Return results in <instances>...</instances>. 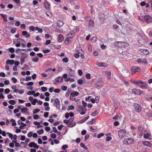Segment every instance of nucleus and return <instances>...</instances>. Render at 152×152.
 Wrapping results in <instances>:
<instances>
[{
	"label": "nucleus",
	"mask_w": 152,
	"mask_h": 152,
	"mask_svg": "<svg viewBox=\"0 0 152 152\" xmlns=\"http://www.w3.org/2000/svg\"><path fill=\"white\" fill-rule=\"evenodd\" d=\"M115 46L118 48H126L129 46L128 43L125 42H119L116 41L114 43Z\"/></svg>",
	"instance_id": "f257e3e1"
},
{
	"label": "nucleus",
	"mask_w": 152,
	"mask_h": 152,
	"mask_svg": "<svg viewBox=\"0 0 152 152\" xmlns=\"http://www.w3.org/2000/svg\"><path fill=\"white\" fill-rule=\"evenodd\" d=\"M74 119V118L73 117L69 118V120H64V123L66 124L69 127L71 128L76 125L75 122H73Z\"/></svg>",
	"instance_id": "f03ea898"
},
{
	"label": "nucleus",
	"mask_w": 152,
	"mask_h": 152,
	"mask_svg": "<svg viewBox=\"0 0 152 152\" xmlns=\"http://www.w3.org/2000/svg\"><path fill=\"white\" fill-rule=\"evenodd\" d=\"M138 82H139L137 86L138 88L142 89H146L148 88V86L147 83L141 80H139Z\"/></svg>",
	"instance_id": "7ed1b4c3"
},
{
	"label": "nucleus",
	"mask_w": 152,
	"mask_h": 152,
	"mask_svg": "<svg viewBox=\"0 0 152 152\" xmlns=\"http://www.w3.org/2000/svg\"><path fill=\"white\" fill-rule=\"evenodd\" d=\"M131 91L132 93L134 94L135 95H143L144 94L143 91L137 88H132L131 89Z\"/></svg>",
	"instance_id": "20e7f679"
},
{
	"label": "nucleus",
	"mask_w": 152,
	"mask_h": 152,
	"mask_svg": "<svg viewBox=\"0 0 152 152\" xmlns=\"http://www.w3.org/2000/svg\"><path fill=\"white\" fill-rule=\"evenodd\" d=\"M76 51L79 54L81 59H83L85 58V56H84V52L80 47H77L76 49Z\"/></svg>",
	"instance_id": "39448f33"
},
{
	"label": "nucleus",
	"mask_w": 152,
	"mask_h": 152,
	"mask_svg": "<svg viewBox=\"0 0 152 152\" xmlns=\"http://www.w3.org/2000/svg\"><path fill=\"white\" fill-rule=\"evenodd\" d=\"M79 94V93L78 92L73 91L70 94V99L72 101H74L75 99V97L78 96Z\"/></svg>",
	"instance_id": "423d86ee"
},
{
	"label": "nucleus",
	"mask_w": 152,
	"mask_h": 152,
	"mask_svg": "<svg viewBox=\"0 0 152 152\" xmlns=\"http://www.w3.org/2000/svg\"><path fill=\"white\" fill-rule=\"evenodd\" d=\"M77 111L79 112H80L81 111H82L83 112L80 113V114L81 115H83L86 113V109L84 108L82 106H77Z\"/></svg>",
	"instance_id": "0eeeda50"
},
{
	"label": "nucleus",
	"mask_w": 152,
	"mask_h": 152,
	"mask_svg": "<svg viewBox=\"0 0 152 152\" xmlns=\"http://www.w3.org/2000/svg\"><path fill=\"white\" fill-rule=\"evenodd\" d=\"M144 20L147 23H151L152 22V18L149 15H146L144 17Z\"/></svg>",
	"instance_id": "6e6552de"
},
{
	"label": "nucleus",
	"mask_w": 152,
	"mask_h": 152,
	"mask_svg": "<svg viewBox=\"0 0 152 152\" xmlns=\"http://www.w3.org/2000/svg\"><path fill=\"white\" fill-rule=\"evenodd\" d=\"M118 135L121 138H123L126 134V131L124 129H120L118 132Z\"/></svg>",
	"instance_id": "1a4fd4ad"
},
{
	"label": "nucleus",
	"mask_w": 152,
	"mask_h": 152,
	"mask_svg": "<svg viewBox=\"0 0 152 152\" xmlns=\"http://www.w3.org/2000/svg\"><path fill=\"white\" fill-rule=\"evenodd\" d=\"M133 142V140L131 138H128L124 139L123 141V144L125 145L132 144Z\"/></svg>",
	"instance_id": "9d476101"
},
{
	"label": "nucleus",
	"mask_w": 152,
	"mask_h": 152,
	"mask_svg": "<svg viewBox=\"0 0 152 152\" xmlns=\"http://www.w3.org/2000/svg\"><path fill=\"white\" fill-rule=\"evenodd\" d=\"M131 70L133 74H134L137 72L141 71V69L137 66H134L131 68Z\"/></svg>",
	"instance_id": "9b49d317"
},
{
	"label": "nucleus",
	"mask_w": 152,
	"mask_h": 152,
	"mask_svg": "<svg viewBox=\"0 0 152 152\" xmlns=\"http://www.w3.org/2000/svg\"><path fill=\"white\" fill-rule=\"evenodd\" d=\"M54 102V106L56 107V108L58 110L60 109V102L58 99L56 98L55 99Z\"/></svg>",
	"instance_id": "f8f14e48"
},
{
	"label": "nucleus",
	"mask_w": 152,
	"mask_h": 152,
	"mask_svg": "<svg viewBox=\"0 0 152 152\" xmlns=\"http://www.w3.org/2000/svg\"><path fill=\"white\" fill-rule=\"evenodd\" d=\"M137 62L138 63H143L146 65L147 64H148V62L146 58L143 59L142 58H139L137 60Z\"/></svg>",
	"instance_id": "ddd939ff"
},
{
	"label": "nucleus",
	"mask_w": 152,
	"mask_h": 152,
	"mask_svg": "<svg viewBox=\"0 0 152 152\" xmlns=\"http://www.w3.org/2000/svg\"><path fill=\"white\" fill-rule=\"evenodd\" d=\"M44 5L45 8L47 10H49L50 9V4L47 0H44Z\"/></svg>",
	"instance_id": "4468645a"
},
{
	"label": "nucleus",
	"mask_w": 152,
	"mask_h": 152,
	"mask_svg": "<svg viewBox=\"0 0 152 152\" xmlns=\"http://www.w3.org/2000/svg\"><path fill=\"white\" fill-rule=\"evenodd\" d=\"M134 107L135 111L137 113H139L141 110V107L140 106L137 104H134Z\"/></svg>",
	"instance_id": "2eb2a0df"
},
{
	"label": "nucleus",
	"mask_w": 152,
	"mask_h": 152,
	"mask_svg": "<svg viewBox=\"0 0 152 152\" xmlns=\"http://www.w3.org/2000/svg\"><path fill=\"white\" fill-rule=\"evenodd\" d=\"M96 64L97 66L100 67H106L108 66V65L107 64L104 62L101 63L98 62H97L96 63Z\"/></svg>",
	"instance_id": "dca6fc26"
},
{
	"label": "nucleus",
	"mask_w": 152,
	"mask_h": 152,
	"mask_svg": "<svg viewBox=\"0 0 152 152\" xmlns=\"http://www.w3.org/2000/svg\"><path fill=\"white\" fill-rule=\"evenodd\" d=\"M95 83L96 86L98 87L101 86L102 85V83L100 79H98L96 81Z\"/></svg>",
	"instance_id": "f3484780"
},
{
	"label": "nucleus",
	"mask_w": 152,
	"mask_h": 152,
	"mask_svg": "<svg viewBox=\"0 0 152 152\" xmlns=\"http://www.w3.org/2000/svg\"><path fill=\"white\" fill-rule=\"evenodd\" d=\"M64 39V37L62 34H60L58 36L57 40L58 42H61Z\"/></svg>",
	"instance_id": "a211bd4d"
},
{
	"label": "nucleus",
	"mask_w": 152,
	"mask_h": 152,
	"mask_svg": "<svg viewBox=\"0 0 152 152\" xmlns=\"http://www.w3.org/2000/svg\"><path fill=\"white\" fill-rule=\"evenodd\" d=\"M63 78L61 77H58L56 78V81L57 83H60L63 80Z\"/></svg>",
	"instance_id": "6ab92c4d"
},
{
	"label": "nucleus",
	"mask_w": 152,
	"mask_h": 152,
	"mask_svg": "<svg viewBox=\"0 0 152 152\" xmlns=\"http://www.w3.org/2000/svg\"><path fill=\"white\" fill-rule=\"evenodd\" d=\"M141 52L143 54L145 55H148L149 53V51L146 49L141 50Z\"/></svg>",
	"instance_id": "aec40b11"
},
{
	"label": "nucleus",
	"mask_w": 152,
	"mask_h": 152,
	"mask_svg": "<svg viewBox=\"0 0 152 152\" xmlns=\"http://www.w3.org/2000/svg\"><path fill=\"white\" fill-rule=\"evenodd\" d=\"M14 63V61L13 60L7 59L6 61V64H13Z\"/></svg>",
	"instance_id": "412c9836"
},
{
	"label": "nucleus",
	"mask_w": 152,
	"mask_h": 152,
	"mask_svg": "<svg viewBox=\"0 0 152 152\" xmlns=\"http://www.w3.org/2000/svg\"><path fill=\"white\" fill-rule=\"evenodd\" d=\"M64 23L60 20H58L56 23V25L58 27H61L64 25Z\"/></svg>",
	"instance_id": "4be33fe9"
},
{
	"label": "nucleus",
	"mask_w": 152,
	"mask_h": 152,
	"mask_svg": "<svg viewBox=\"0 0 152 152\" xmlns=\"http://www.w3.org/2000/svg\"><path fill=\"white\" fill-rule=\"evenodd\" d=\"M68 71L70 75L71 76H72L74 75V72L72 69L69 68L68 69Z\"/></svg>",
	"instance_id": "5701e85b"
},
{
	"label": "nucleus",
	"mask_w": 152,
	"mask_h": 152,
	"mask_svg": "<svg viewBox=\"0 0 152 152\" xmlns=\"http://www.w3.org/2000/svg\"><path fill=\"white\" fill-rule=\"evenodd\" d=\"M143 144L147 146L150 147H151L152 145V144L151 142L149 141H147L143 142Z\"/></svg>",
	"instance_id": "b1692460"
},
{
	"label": "nucleus",
	"mask_w": 152,
	"mask_h": 152,
	"mask_svg": "<svg viewBox=\"0 0 152 152\" xmlns=\"http://www.w3.org/2000/svg\"><path fill=\"white\" fill-rule=\"evenodd\" d=\"M88 26L91 27H93L94 25V22L93 20H89L88 23Z\"/></svg>",
	"instance_id": "393cba45"
},
{
	"label": "nucleus",
	"mask_w": 152,
	"mask_h": 152,
	"mask_svg": "<svg viewBox=\"0 0 152 152\" xmlns=\"http://www.w3.org/2000/svg\"><path fill=\"white\" fill-rule=\"evenodd\" d=\"M74 33L73 31H71L68 34L67 37H69V38H72L74 36Z\"/></svg>",
	"instance_id": "a878e982"
},
{
	"label": "nucleus",
	"mask_w": 152,
	"mask_h": 152,
	"mask_svg": "<svg viewBox=\"0 0 152 152\" xmlns=\"http://www.w3.org/2000/svg\"><path fill=\"white\" fill-rule=\"evenodd\" d=\"M99 111L98 110H96L93 113H91V115L93 116H96L99 113Z\"/></svg>",
	"instance_id": "bb28decb"
},
{
	"label": "nucleus",
	"mask_w": 152,
	"mask_h": 152,
	"mask_svg": "<svg viewBox=\"0 0 152 152\" xmlns=\"http://www.w3.org/2000/svg\"><path fill=\"white\" fill-rule=\"evenodd\" d=\"M35 29L36 30L38 31V32L40 33H42L43 32L42 29L41 28H39L37 26H36L35 27Z\"/></svg>",
	"instance_id": "cd10ccee"
},
{
	"label": "nucleus",
	"mask_w": 152,
	"mask_h": 152,
	"mask_svg": "<svg viewBox=\"0 0 152 152\" xmlns=\"http://www.w3.org/2000/svg\"><path fill=\"white\" fill-rule=\"evenodd\" d=\"M151 136L150 134L147 133L143 135V137L145 139H148Z\"/></svg>",
	"instance_id": "c85d7f7f"
},
{
	"label": "nucleus",
	"mask_w": 152,
	"mask_h": 152,
	"mask_svg": "<svg viewBox=\"0 0 152 152\" xmlns=\"http://www.w3.org/2000/svg\"><path fill=\"white\" fill-rule=\"evenodd\" d=\"M20 110L22 113H25L28 110V109L26 107L20 109Z\"/></svg>",
	"instance_id": "c756f323"
},
{
	"label": "nucleus",
	"mask_w": 152,
	"mask_h": 152,
	"mask_svg": "<svg viewBox=\"0 0 152 152\" xmlns=\"http://www.w3.org/2000/svg\"><path fill=\"white\" fill-rule=\"evenodd\" d=\"M9 103L11 104L14 105L16 103V102L14 100H11L9 101Z\"/></svg>",
	"instance_id": "7c9ffc66"
},
{
	"label": "nucleus",
	"mask_w": 152,
	"mask_h": 152,
	"mask_svg": "<svg viewBox=\"0 0 152 152\" xmlns=\"http://www.w3.org/2000/svg\"><path fill=\"white\" fill-rule=\"evenodd\" d=\"M71 39L70 38H69L68 37L65 39V43L66 45H68L69 42L70 41L69 39Z\"/></svg>",
	"instance_id": "2f4dec72"
},
{
	"label": "nucleus",
	"mask_w": 152,
	"mask_h": 152,
	"mask_svg": "<svg viewBox=\"0 0 152 152\" xmlns=\"http://www.w3.org/2000/svg\"><path fill=\"white\" fill-rule=\"evenodd\" d=\"M45 14L48 16L50 18L52 16V14L49 11H47L45 12Z\"/></svg>",
	"instance_id": "473e14b6"
},
{
	"label": "nucleus",
	"mask_w": 152,
	"mask_h": 152,
	"mask_svg": "<svg viewBox=\"0 0 152 152\" xmlns=\"http://www.w3.org/2000/svg\"><path fill=\"white\" fill-rule=\"evenodd\" d=\"M97 40V38L96 37H93L91 39V41L92 42H95Z\"/></svg>",
	"instance_id": "72a5a7b5"
},
{
	"label": "nucleus",
	"mask_w": 152,
	"mask_h": 152,
	"mask_svg": "<svg viewBox=\"0 0 152 152\" xmlns=\"http://www.w3.org/2000/svg\"><path fill=\"white\" fill-rule=\"evenodd\" d=\"M32 60L33 61L37 62L38 61L39 58L37 57H35L33 58Z\"/></svg>",
	"instance_id": "f704fd0d"
},
{
	"label": "nucleus",
	"mask_w": 152,
	"mask_h": 152,
	"mask_svg": "<svg viewBox=\"0 0 152 152\" xmlns=\"http://www.w3.org/2000/svg\"><path fill=\"white\" fill-rule=\"evenodd\" d=\"M138 128L139 131L140 132H142L143 130V128L141 126H138Z\"/></svg>",
	"instance_id": "c9c22d12"
},
{
	"label": "nucleus",
	"mask_w": 152,
	"mask_h": 152,
	"mask_svg": "<svg viewBox=\"0 0 152 152\" xmlns=\"http://www.w3.org/2000/svg\"><path fill=\"white\" fill-rule=\"evenodd\" d=\"M38 101L37 99H33V101L31 102L32 104L34 105H35L36 102H38Z\"/></svg>",
	"instance_id": "e433bc0d"
},
{
	"label": "nucleus",
	"mask_w": 152,
	"mask_h": 152,
	"mask_svg": "<svg viewBox=\"0 0 152 152\" xmlns=\"http://www.w3.org/2000/svg\"><path fill=\"white\" fill-rule=\"evenodd\" d=\"M44 131L42 129H41L39 130H38L37 131V133L39 134L40 135L43 134L44 133Z\"/></svg>",
	"instance_id": "4c0bfd02"
},
{
	"label": "nucleus",
	"mask_w": 152,
	"mask_h": 152,
	"mask_svg": "<svg viewBox=\"0 0 152 152\" xmlns=\"http://www.w3.org/2000/svg\"><path fill=\"white\" fill-rule=\"evenodd\" d=\"M40 111V110L39 109H34L33 112V114H35L39 112Z\"/></svg>",
	"instance_id": "58836bf2"
},
{
	"label": "nucleus",
	"mask_w": 152,
	"mask_h": 152,
	"mask_svg": "<svg viewBox=\"0 0 152 152\" xmlns=\"http://www.w3.org/2000/svg\"><path fill=\"white\" fill-rule=\"evenodd\" d=\"M22 69L23 70H28V65L26 64H24L23 67L22 68Z\"/></svg>",
	"instance_id": "ea45409f"
},
{
	"label": "nucleus",
	"mask_w": 152,
	"mask_h": 152,
	"mask_svg": "<svg viewBox=\"0 0 152 152\" xmlns=\"http://www.w3.org/2000/svg\"><path fill=\"white\" fill-rule=\"evenodd\" d=\"M62 60L64 62L66 63L68 62L69 60L67 58L65 57L62 59Z\"/></svg>",
	"instance_id": "a19ab883"
},
{
	"label": "nucleus",
	"mask_w": 152,
	"mask_h": 152,
	"mask_svg": "<svg viewBox=\"0 0 152 152\" xmlns=\"http://www.w3.org/2000/svg\"><path fill=\"white\" fill-rule=\"evenodd\" d=\"M34 145H35V143L34 142H31L29 144L28 146L30 147H34Z\"/></svg>",
	"instance_id": "79ce46f5"
},
{
	"label": "nucleus",
	"mask_w": 152,
	"mask_h": 152,
	"mask_svg": "<svg viewBox=\"0 0 152 152\" xmlns=\"http://www.w3.org/2000/svg\"><path fill=\"white\" fill-rule=\"evenodd\" d=\"M1 17L3 18V20L4 21L7 22V18L6 15H4L3 14H1Z\"/></svg>",
	"instance_id": "37998d69"
},
{
	"label": "nucleus",
	"mask_w": 152,
	"mask_h": 152,
	"mask_svg": "<svg viewBox=\"0 0 152 152\" xmlns=\"http://www.w3.org/2000/svg\"><path fill=\"white\" fill-rule=\"evenodd\" d=\"M95 121V119H92L90 121L88 122V123L89 124H92Z\"/></svg>",
	"instance_id": "c03bdc74"
},
{
	"label": "nucleus",
	"mask_w": 152,
	"mask_h": 152,
	"mask_svg": "<svg viewBox=\"0 0 152 152\" xmlns=\"http://www.w3.org/2000/svg\"><path fill=\"white\" fill-rule=\"evenodd\" d=\"M9 51L11 53H14L15 52L14 48H9Z\"/></svg>",
	"instance_id": "a18cd8bd"
},
{
	"label": "nucleus",
	"mask_w": 152,
	"mask_h": 152,
	"mask_svg": "<svg viewBox=\"0 0 152 152\" xmlns=\"http://www.w3.org/2000/svg\"><path fill=\"white\" fill-rule=\"evenodd\" d=\"M74 106L73 105H70L69 106L68 109V110H73L74 109Z\"/></svg>",
	"instance_id": "49530a36"
},
{
	"label": "nucleus",
	"mask_w": 152,
	"mask_h": 152,
	"mask_svg": "<svg viewBox=\"0 0 152 152\" xmlns=\"http://www.w3.org/2000/svg\"><path fill=\"white\" fill-rule=\"evenodd\" d=\"M50 50L45 49L42 50V52L44 53H48L50 52Z\"/></svg>",
	"instance_id": "de8ad7c7"
},
{
	"label": "nucleus",
	"mask_w": 152,
	"mask_h": 152,
	"mask_svg": "<svg viewBox=\"0 0 152 152\" xmlns=\"http://www.w3.org/2000/svg\"><path fill=\"white\" fill-rule=\"evenodd\" d=\"M50 137L51 138L54 139L56 138V136L55 134L53 133L50 135Z\"/></svg>",
	"instance_id": "09e8293b"
},
{
	"label": "nucleus",
	"mask_w": 152,
	"mask_h": 152,
	"mask_svg": "<svg viewBox=\"0 0 152 152\" xmlns=\"http://www.w3.org/2000/svg\"><path fill=\"white\" fill-rule=\"evenodd\" d=\"M11 79L14 83H16L17 81V79L14 77H12L11 78Z\"/></svg>",
	"instance_id": "8fccbe9b"
},
{
	"label": "nucleus",
	"mask_w": 152,
	"mask_h": 152,
	"mask_svg": "<svg viewBox=\"0 0 152 152\" xmlns=\"http://www.w3.org/2000/svg\"><path fill=\"white\" fill-rule=\"evenodd\" d=\"M52 70L53 72H54L56 71V69L55 68H54V69H52V68H48V69L46 70H45V72H47L49 71H51V70Z\"/></svg>",
	"instance_id": "3c124183"
},
{
	"label": "nucleus",
	"mask_w": 152,
	"mask_h": 152,
	"mask_svg": "<svg viewBox=\"0 0 152 152\" xmlns=\"http://www.w3.org/2000/svg\"><path fill=\"white\" fill-rule=\"evenodd\" d=\"M12 142L15 144V146L16 147H18L20 146V144L19 143L17 142L16 141L12 140Z\"/></svg>",
	"instance_id": "603ef678"
},
{
	"label": "nucleus",
	"mask_w": 152,
	"mask_h": 152,
	"mask_svg": "<svg viewBox=\"0 0 152 152\" xmlns=\"http://www.w3.org/2000/svg\"><path fill=\"white\" fill-rule=\"evenodd\" d=\"M78 74L80 76H81L82 75L83 73L81 70L79 69L77 71Z\"/></svg>",
	"instance_id": "864d4df0"
},
{
	"label": "nucleus",
	"mask_w": 152,
	"mask_h": 152,
	"mask_svg": "<svg viewBox=\"0 0 152 152\" xmlns=\"http://www.w3.org/2000/svg\"><path fill=\"white\" fill-rule=\"evenodd\" d=\"M41 90L43 92H45L47 91V88L44 87H42L41 88Z\"/></svg>",
	"instance_id": "5fc2aeb1"
},
{
	"label": "nucleus",
	"mask_w": 152,
	"mask_h": 152,
	"mask_svg": "<svg viewBox=\"0 0 152 152\" xmlns=\"http://www.w3.org/2000/svg\"><path fill=\"white\" fill-rule=\"evenodd\" d=\"M29 29L32 31H34L35 29V28L33 26H30L29 27Z\"/></svg>",
	"instance_id": "6e6d98bb"
},
{
	"label": "nucleus",
	"mask_w": 152,
	"mask_h": 152,
	"mask_svg": "<svg viewBox=\"0 0 152 152\" xmlns=\"http://www.w3.org/2000/svg\"><path fill=\"white\" fill-rule=\"evenodd\" d=\"M7 134H8V136L11 139V140H12L13 138V135L12 134L10 133L7 132Z\"/></svg>",
	"instance_id": "4d7b16f0"
},
{
	"label": "nucleus",
	"mask_w": 152,
	"mask_h": 152,
	"mask_svg": "<svg viewBox=\"0 0 152 152\" xmlns=\"http://www.w3.org/2000/svg\"><path fill=\"white\" fill-rule=\"evenodd\" d=\"M21 125H22L20 126L19 127V128L21 129H23V127H25L26 126V124L23 123L21 124Z\"/></svg>",
	"instance_id": "13d9d810"
},
{
	"label": "nucleus",
	"mask_w": 152,
	"mask_h": 152,
	"mask_svg": "<svg viewBox=\"0 0 152 152\" xmlns=\"http://www.w3.org/2000/svg\"><path fill=\"white\" fill-rule=\"evenodd\" d=\"M89 137H90V135L89 134H87L85 136V137H84L85 141H86L87 139H88L89 138Z\"/></svg>",
	"instance_id": "bf43d9fd"
},
{
	"label": "nucleus",
	"mask_w": 152,
	"mask_h": 152,
	"mask_svg": "<svg viewBox=\"0 0 152 152\" xmlns=\"http://www.w3.org/2000/svg\"><path fill=\"white\" fill-rule=\"evenodd\" d=\"M104 135V134L103 133H100L98 134L97 135V137L98 138H100L101 137L103 136Z\"/></svg>",
	"instance_id": "052dcab7"
},
{
	"label": "nucleus",
	"mask_w": 152,
	"mask_h": 152,
	"mask_svg": "<svg viewBox=\"0 0 152 152\" xmlns=\"http://www.w3.org/2000/svg\"><path fill=\"white\" fill-rule=\"evenodd\" d=\"M74 56L75 58H79L80 56L79 55V54L77 53H75L74 54Z\"/></svg>",
	"instance_id": "680f3d73"
},
{
	"label": "nucleus",
	"mask_w": 152,
	"mask_h": 152,
	"mask_svg": "<svg viewBox=\"0 0 152 152\" xmlns=\"http://www.w3.org/2000/svg\"><path fill=\"white\" fill-rule=\"evenodd\" d=\"M70 91H69V90H68L67 91H66V93H65V96L66 97H68L69 96Z\"/></svg>",
	"instance_id": "e2e57ef3"
},
{
	"label": "nucleus",
	"mask_w": 152,
	"mask_h": 152,
	"mask_svg": "<svg viewBox=\"0 0 152 152\" xmlns=\"http://www.w3.org/2000/svg\"><path fill=\"white\" fill-rule=\"evenodd\" d=\"M77 83L79 85H82L83 83V81L81 79H80L78 80Z\"/></svg>",
	"instance_id": "0e129e2a"
},
{
	"label": "nucleus",
	"mask_w": 152,
	"mask_h": 152,
	"mask_svg": "<svg viewBox=\"0 0 152 152\" xmlns=\"http://www.w3.org/2000/svg\"><path fill=\"white\" fill-rule=\"evenodd\" d=\"M67 87L66 86H61V89L63 91H65L67 89Z\"/></svg>",
	"instance_id": "69168bd1"
},
{
	"label": "nucleus",
	"mask_w": 152,
	"mask_h": 152,
	"mask_svg": "<svg viewBox=\"0 0 152 152\" xmlns=\"http://www.w3.org/2000/svg\"><path fill=\"white\" fill-rule=\"evenodd\" d=\"M54 92L55 93H58L60 92V90L59 88L56 89L54 90Z\"/></svg>",
	"instance_id": "338daca9"
},
{
	"label": "nucleus",
	"mask_w": 152,
	"mask_h": 152,
	"mask_svg": "<svg viewBox=\"0 0 152 152\" xmlns=\"http://www.w3.org/2000/svg\"><path fill=\"white\" fill-rule=\"evenodd\" d=\"M68 147V146L67 145H63L62 146V148L64 150H65Z\"/></svg>",
	"instance_id": "774afa93"
}]
</instances>
